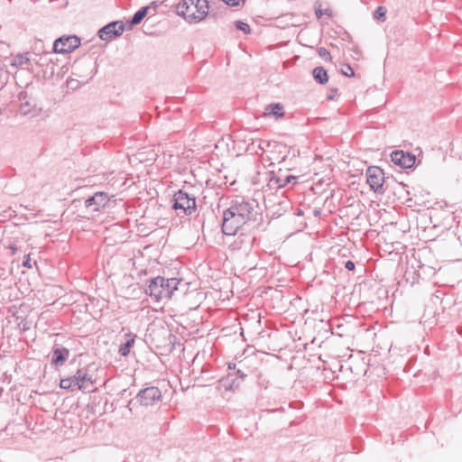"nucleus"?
<instances>
[{
  "mask_svg": "<svg viewBox=\"0 0 462 462\" xmlns=\"http://www.w3.org/2000/svg\"><path fill=\"white\" fill-rule=\"evenodd\" d=\"M180 280L177 278L165 279L157 276L150 280L145 293L154 298L156 301L162 299H171L173 292L178 290Z\"/></svg>",
  "mask_w": 462,
  "mask_h": 462,
  "instance_id": "f257e3e1",
  "label": "nucleus"
},
{
  "mask_svg": "<svg viewBox=\"0 0 462 462\" xmlns=\"http://www.w3.org/2000/svg\"><path fill=\"white\" fill-rule=\"evenodd\" d=\"M208 9L207 0H183L176 6L177 14L189 23L203 20L208 14Z\"/></svg>",
  "mask_w": 462,
  "mask_h": 462,
  "instance_id": "f03ea898",
  "label": "nucleus"
},
{
  "mask_svg": "<svg viewBox=\"0 0 462 462\" xmlns=\"http://www.w3.org/2000/svg\"><path fill=\"white\" fill-rule=\"evenodd\" d=\"M162 392L156 386H148L141 389L134 398L131 399L127 403V408L132 412L138 406H154L162 401Z\"/></svg>",
  "mask_w": 462,
  "mask_h": 462,
  "instance_id": "7ed1b4c3",
  "label": "nucleus"
},
{
  "mask_svg": "<svg viewBox=\"0 0 462 462\" xmlns=\"http://www.w3.org/2000/svg\"><path fill=\"white\" fill-rule=\"evenodd\" d=\"M231 207L241 216L246 224L257 221L259 212L258 202L255 199H236L232 201Z\"/></svg>",
  "mask_w": 462,
  "mask_h": 462,
  "instance_id": "20e7f679",
  "label": "nucleus"
},
{
  "mask_svg": "<svg viewBox=\"0 0 462 462\" xmlns=\"http://www.w3.org/2000/svg\"><path fill=\"white\" fill-rule=\"evenodd\" d=\"M172 208L190 216L197 208L196 197L183 189H179L173 194Z\"/></svg>",
  "mask_w": 462,
  "mask_h": 462,
  "instance_id": "39448f33",
  "label": "nucleus"
},
{
  "mask_svg": "<svg viewBox=\"0 0 462 462\" xmlns=\"http://www.w3.org/2000/svg\"><path fill=\"white\" fill-rule=\"evenodd\" d=\"M96 68V63L92 62L90 60H82L79 63H76L73 66V74L82 78L81 80L69 79H67L68 87L75 89L79 87V84H85L88 81L89 79H92L94 76L93 69Z\"/></svg>",
  "mask_w": 462,
  "mask_h": 462,
  "instance_id": "423d86ee",
  "label": "nucleus"
},
{
  "mask_svg": "<svg viewBox=\"0 0 462 462\" xmlns=\"http://www.w3.org/2000/svg\"><path fill=\"white\" fill-rule=\"evenodd\" d=\"M55 55L52 50L50 51H42V53L32 52V64L41 68L44 79H51L54 74L56 66Z\"/></svg>",
  "mask_w": 462,
  "mask_h": 462,
  "instance_id": "0eeeda50",
  "label": "nucleus"
},
{
  "mask_svg": "<svg viewBox=\"0 0 462 462\" xmlns=\"http://www.w3.org/2000/svg\"><path fill=\"white\" fill-rule=\"evenodd\" d=\"M366 182L371 190L378 194H383L388 189L389 183L384 177L383 171L378 166H369L365 172Z\"/></svg>",
  "mask_w": 462,
  "mask_h": 462,
  "instance_id": "6e6552de",
  "label": "nucleus"
},
{
  "mask_svg": "<svg viewBox=\"0 0 462 462\" xmlns=\"http://www.w3.org/2000/svg\"><path fill=\"white\" fill-rule=\"evenodd\" d=\"M246 225L245 220L230 206L223 212L222 231L226 236H234L239 228Z\"/></svg>",
  "mask_w": 462,
  "mask_h": 462,
  "instance_id": "1a4fd4ad",
  "label": "nucleus"
},
{
  "mask_svg": "<svg viewBox=\"0 0 462 462\" xmlns=\"http://www.w3.org/2000/svg\"><path fill=\"white\" fill-rule=\"evenodd\" d=\"M114 197V195H110L108 192L97 191L85 200V207L92 212H100L105 208L114 207L116 201L112 200Z\"/></svg>",
  "mask_w": 462,
  "mask_h": 462,
  "instance_id": "9d476101",
  "label": "nucleus"
},
{
  "mask_svg": "<svg viewBox=\"0 0 462 462\" xmlns=\"http://www.w3.org/2000/svg\"><path fill=\"white\" fill-rule=\"evenodd\" d=\"M80 38L77 35H63L57 38L52 44V51L57 53H70L80 46Z\"/></svg>",
  "mask_w": 462,
  "mask_h": 462,
  "instance_id": "9b49d317",
  "label": "nucleus"
},
{
  "mask_svg": "<svg viewBox=\"0 0 462 462\" xmlns=\"http://www.w3.org/2000/svg\"><path fill=\"white\" fill-rule=\"evenodd\" d=\"M156 6L155 3H152L150 5L139 9L130 20L125 21L127 29H131L132 26L139 24L146 16L145 23H150V25H152Z\"/></svg>",
  "mask_w": 462,
  "mask_h": 462,
  "instance_id": "f8f14e48",
  "label": "nucleus"
},
{
  "mask_svg": "<svg viewBox=\"0 0 462 462\" xmlns=\"http://www.w3.org/2000/svg\"><path fill=\"white\" fill-rule=\"evenodd\" d=\"M392 162L403 169H411L414 166L416 162V156L410 152L402 150H395L391 153Z\"/></svg>",
  "mask_w": 462,
  "mask_h": 462,
  "instance_id": "ddd939ff",
  "label": "nucleus"
},
{
  "mask_svg": "<svg viewBox=\"0 0 462 462\" xmlns=\"http://www.w3.org/2000/svg\"><path fill=\"white\" fill-rule=\"evenodd\" d=\"M296 179V176L284 174L280 169L278 172H270L268 186L271 189H279L284 188L291 181H295Z\"/></svg>",
  "mask_w": 462,
  "mask_h": 462,
  "instance_id": "4468645a",
  "label": "nucleus"
},
{
  "mask_svg": "<svg viewBox=\"0 0 462 462\" xmlns=\"http://www.w3.org/2000/svg\"><path fill=\"white\" fill-rule=\"evenodd\" d=\"M79 384V390H81L86 393L93 392L92 386L94 381L92 379V375L89 374L88 369L87 367H82L77 370L76 372Z\"/></svg>",
  "mask_w": 462,
  "mask_h": 462,
  "instance_id": "2eb2a0df",
  "label": "nucleus"
},
{
  "mask_svg": "<svg viewBox=\"0 0 462 462\" xmlns=\"http://www.w3.org/2000/svg\"><path fill=\"white\" fill-rule=\"evenodd\" d=\"M69 351L68 348L55 345L51 351V364L55 367L62 366L69 358Z\"/></svg>",
  "mask_w": 462,
  "mask_h": 462,
  "instance_id": "dca6fc26",
  "label": "nucleus"
},
{
  "mask_svg": "<svg viewBox=\"0 0 462 462\" xmlns=\"http://www.w3.org/2000/svg\"><path fill=\"white\" fill-rule=\"evenodd\" d=\"M242 383V380L235 377V374H228L226 377L218 380V388L226 391L235 392Z\"/></svg>",
  "mask_w": 462,
  "mask_h": 462,
  "instance_id": "f3484780",
  "label": "nucleus"
},
{
  "mask_svg": "<svg viewBox=\"0 0 462 462\" xmlns=\"http://www.w3.org/2000/svg\"><path fill=\"white\" fill-rule=\"evenodd\" d=\"M32 52H23V53H18L16 54L13 60H11L10 65L14 68H25V69H31L32 66Z\"/></svg>",
  "mask_w": 462,
  "mask_h": 462,
  "instance_id": "a211bd4d",
  "label": "nucleus"
},
{
  "mask_svg": "<svg viewBox=\"0 0 462 462\" xmlns=\"http://www.w3.org/2000/svg\"><path fill=\"white\" fill-rule=\"evenodd\" d=\"M264 116L282 118L284 116V107L281 103H271L265 106Z\"/></svg>",
  "mask_w": 462,
  "mask_h": 462,
  "instance_id": "6ab92c4d",
  "label": "nucleus"
},
{
  "mask_svg": "<svg viewBox=\"0 0 462 462\" xmlns=\"http://www.w3.org/2000/svg\"><path fill=\"white\" fill-rule=\"evenodd\" d=\"M125 337H127L126 341L121 344L118 349V353L121 356H127L129 355L130 349L133 347L135 341V335L131 332L125 334Z\"/></svg>",
  "mask_w": 462,
  "mask_h": 462,
  "instance_id": "aec40b11",
  "label": "nucleus"
},
{
  "mask_svg": "<svg viewBox=\"0 0 462 462\" xmlns=\"http://www.w3.org/2000/svg\"><path fill=\"white\" fill-rule=\"evenodd\" d=\"M312 76L315 81L320 85L326 84L329 79L327 69L322 66L316 67L312 71Z\"/></svg>",
  "mask_w": 462,
  "mask_h": 462,
  "instance_id": "412c9836",
  "label": "nucleus"
},
{
  "mask_svg": "<svg viewBox=\"0 0 462 462\" xmlns=\"http://www.w3.org/2000/svg\"><path fill=\"white\" fill-rule=\"evenodd\" d=\"M266 146H271V143L263 140H253L252 143L248 144L247 151L250 152L251 153L257 154L259 153V151L263 152L265 151Z\"/></svg>",
  "mask_w": 462,
  "mask_h": 462,
  "instance_id": "4be33fe9",
  "label": "nucleus"
},
{
  "mask_svg": "<svg viewBox=\"0 0 462 462\" xmlns=\"http://www.w3.org/2000/svg\"><path fill=\"white\" fill-rule=\"evenodd\" d=\"M125 31H97L98 37L106 42L120 37Z\"/></svg>",
  "mask_w": 462,
  "mask_h": 462,
  "instance_id": "5701e85b",
  "label": "nucleus"
},
{
  "mask_svg": "<svg viewBox=\"0 0 462 462\" xmlns=\"http://www.w3.org/2000/svg\"><path fill=\"white\" fill-rule=\"evenodd\" d=\"M315 14L317 18H320L323 14L332 16V11L328 7L323 8V4L320 1H317L314 5Z\"/></svg>",
  "mask_w": 462,
  "mask_h": 462,
  "instance_id": "b1692460",
  "label": "nucleus"
},
{
  "mask_svg": "<svg viewBox=\"0 0 462 462\" xmlns=\"http://www.w3.org/2000/svg\"><path fill=\"white\" fill-rule=\"evenodd\" d=\"M116 27L117 29H126L127 25L126 23L124 21H114L104 25L100 29H116Z\"/></svg>",
  "mask_w": 462,
  "mask_h": 462,
  "instance_id": "393cba45",
  "label": "nucleus"
},
{
  "mask_svg": "<svg viewBox=\"0 0 462 462\" xmlns=\"http://www.w3.org/2000/svg\"><path fill=\"white\" fill-rule=\"evenodd\" d=\"M386 8L384 6H378L374 12V18L380 21H384L386 14Z\"/></svg>",
  "mask_w": 462,
  "mask_h": 462,
  "instance_id": "a878e982",
  "label": "nucleus"
},
{
  "mask_svg": "<svg viewBox=\"0 0 462 462\" xmlns=\"http://www.w3.org/2000/svg\"><path fill=\"white\" fill-rule=\"evenodd\" d=\"M8 79V71L0 67V90L6 85Z\"/></svg>",
  "mask_w": 462,
  "mask_h": 462,
  "instance_id": "bb28decb",
  "label": "nucleus"
},
{
  "mask_svg": "<svg viewBox=\"0 0 462 462\" xmlns=\"http://www.w3.org/2000/svg\"><path fill=\"white\" fill-rule=\"evenodd\" d=\"M20 110H21V113L23 115H32V116L35 115V113L32 112V110L31 109V105L29 104V102H23L21 104Z\"/></svg>",
  "mask_w": 462,
  "mask_h": 462,
  "instance_id": "cd10ccee",
  "label": "nucleus"
},
{
  "mask_svg": "<svg viewBox=\"0 0 462 462\" xmlns=\"http://www.w3.org/2000/svg\"><path fill=\"white\" fill-rule=\"evenodd\" d=\"M341 72H342L343 75H345L346 77H353L355 75L353 68L350 65H348V64H346L341 69Z\"/></svg>",
  "mask_w": 462,
  "mask_h": 462,
  "instance_id": "c85d7f7f",
  "label": "nucleus"
},
{
  "mask_svg": "<svg viewBox=\"0 0 462 462\" xmlns=\"http://www.w3.org/2000/svg\"><path fill=\"white\" fill-rule=\"evenodd\" d=\"M60 387L61 389H72V384L71 383L69 382V378H64V379H61L60 380Z\"/></svg>",
  "mask_w": 462,
  "mask_h": 462,
  "instance_id": "c756f323",
  "label": "nucleus"
},
{
  "mask_svg": "<svg viewBox=\"0 0 462 462\" xmlns=\"http://www.w3.org/2000/svg\"><path fill=\"white\" fill-rule=\"evenodd\" d=\"M318 53H319V57H321L324 60L330 58V54H329L328 51L324 47L319 48Z\"/></svg>",
  "mask_w": 462,
  "mask_h": 462,
  "instance_id": "7c9ffc66",
  "label": "nucleus"
},
{
  "mask_svg": "<svg viewBox=\"0 0 462 462\" xmlns=\"http://www.w3.org/2000/svg\"><path fill=\"white\" fill-rule=\"evenodd\" d=\"M22 265L23 267H26V268H32L30 254H25L23 256V260Z\"/></svg>",
  "mask_w": 462,
  "mask_h": 462,
  "instance_id": "2f4dec72",
  "label": "nucleus"
},
{
  "mask_svg": "<svg viewBox=\"0 0 462 462\" xmlns=\"http://www.w3.org/2000/svg\"><path fill=\"white\" fill-rule=\"evenodd\" d=\"M226 5L235 7L240 5V2L244 3V0H222Z\"/></svg>",
  "mask_w": 462,
  "mask_h": 462,
  "instance_id": "473e14b6",
  "label": "nucleus"
},
{
  "mask_svg": "<svg viewBox=\"0 0 462 462\" xmlns=\"http://www.w3.org/2000/svg\"><path fill=\"white\" fill-rule=\"evenodd\" d=\"M69 382L72 384V388L76 387L79 390V384L77 374H75L73 376L68 377Z\"/></svg>",
  "mask_w": 462,
  "mask_h": 462,
  "instance_id": "72a5a7b5",
  "label": "nucleus"
},
{
  "mask_svg": "<svg viewBox=\"0 0 462 462\" xmlns=\"http://www.w3.org/2000/svg\"><path fill=\"white\" fill-rule=\"evenodd\" d=\"M231 374H235V377H237V378L241 379L242 382L246 377V374L243 371H241L240 369H238L236 371H234Z\"/></svg>",
  "mask_w": 462,
  "mask_h": 462,
  "instance_id": "f704fd0d",
  "label": "nucleus"
},
{
  "mask_svg": "<svg viewBox=\"0 0 462 462\" xmlns=\"http://www.w3.org/2000/svg\"><path fill=\"white\" fill-rule=\"evenodd\" d=\"M345 268L348 271H354L356 268V264L353 261L348 260L345 263Z\"/></svg>",
  "mask_w": 462,
  "mask_h": 462,
  "instance_id": "c9c22d12",
  "label": "nucleus"
},
{
  "mask_svg": "<svg viewBox=\"0 0 462 462\" xmlns=\"http://www.w3.org/2000/svg\"><path fill=\"white\" fill-rule=\"evenodd\" d=\"M236 29H248V24L241 21H236Z\"/></svg>",
  "mask_w": 462,
  "mask_h": 462,
  "instance_id": "e433bc0d",
  "label": "nucleus"
},
{
  "mask_svg": "<svg viewBox=\"0 0 462 462\" xmlns=\"http://www.w3.org/2000/svg\"><path fill=\"white\" fill-rule=\"evenodd\" d=\"M341 33L339 34L343 40H346L348 38H350V34L348 33V32L346 30H344V31H340Z\"/></svg>",
  "mask_w": 462,
  "mask_h": 462,
  "instance_id": "4c0bfd02",
  "label": "nucleus"
},
{
  "mask_svg": "<svg viewBox=\"0 0 462 462\" xmlns=\"http://www.w3.org/2000/svg\"><path fill=\"white\" fill-rule=\"evenodd\" d=\"M235 368H236V364H231V363L228 364V369L234 370Z\"/></svg>",
  "mask_w": 462,
  "mask_h": 462,
  "instance_id": "58836bf2",
  "label": "nucleus"
},
{
  "mask_svg": "<svg viewBox=\"0 0 462 462\" xmlns=\"http://www.w3.org/2000/svg\"><path fill=\"white\" fill-rule=\"evenodd\" d=\"M10 248L13 251V254H14L15 251L17 250L16 247L13 246V245H11Z\"/></svg>",
  "mask_w": 462,
  "mask_h": 462,
  "instance_id": "ea45409f",
  "label": "nucleus"
},
{
  "mask_svg": "<svg viewBox=\"0 0 462 462\" xmlns=\"http://www.w3.org/2000/svg\"><path fill=\"white\" fill-rule=\"evenodd\" d=\"M144 32H145V34H147V35H151V36L155 35V33H153V32H145V31H144Z\"/></svg>",
  "mask_w": 462,
  "mask_h": 462,
  "instance_id": "a19ab883",
  "label": "nucleus"
},
{
  "mask_svg": "<svg viewBox=\"0 0 462 462\" xmlns=\"http://www.w3.org/2000/svg\"><path fill=\"white\" fill-rule=\"evenodd\" d=\"M28 328H29L27 327V325H26V324H24V325L23 326V330H26V329H28Z\"/></svg>",
  "mask_w": 462,
  "mask_h": 462,
  "instance_id": "79ce46f5",
  "label": "nucleus"
},
{
  "mask_svg": "<svg viewBox=\"0 0 462 462\" xmlns=\"http://www.w3.org/2000/svg\"><path fill=\"white\" fill-rule=\"evenodd\" d=\"M243 32H244L245 33H246V34H249V33H251V32H252V31L247 30V31H243Z\"/></svg>",
  "mask_w": 462,
  "mask_h": 462,
  "instance_id": "37998d69",
  "label": "nucleus"
},
{
  "mask_svg": "<svg viewBox=\"0 0 462 462\" xmlns=\"http://www.w3.org/2000/svg\"><path fill=\"white\" fill-rule=\"evenodd\" d=\"M3 392H4V389L2 387H0V397L2 396L3 394Z\"/></svg>",
  "mask_w": 462,
  "mask_h": 462,
  "instance_id": "c03bdc74",
  "label": "nucleus"
},
{
  "mask_svg": "<svg viewBox=\"0 0 462 462\" xmlns=\"http://www.w3.org/2000/svg\"><path fill=\"white\" fill-rule=\"evenodd\" d=\"M328 99H329V100L333 99V96H328Z\"/></svg>",
  "mask_w": 462,
  "mask_h": 462,
  "instance_id": "a18cd8bd",
  "label": "nucleus"
},
{
  "mask_svg": "<svg viewBox=\"0 0 462 462\" xmlns=\"http://www.w3.org/2000/svg\"><path fill=\"white\" fill-rule=\"evenodd\" d=\"M23 93H20V95H19V99H22V95H23Z\"/></svg>",
  "mask_w": 462,
  "mask_h": 462,
  "instance_id": "49530a36",
  "label": "nucleus"
}]
</instances>
